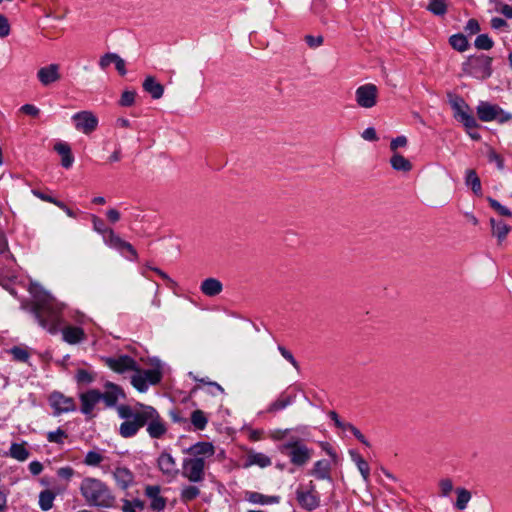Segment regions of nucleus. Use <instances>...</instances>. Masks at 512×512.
Segmentation results:
<instances>
[{"instance_id": "f257e3e1", "label": "nucleus", "mask_w": 512, "mask_h": 512, "mask_svg": "<svg viewBox=\"0 0 512 512\" xmlns=\"http://www.w3.org/2000/svg\"><path fill=\"white\" fill-rule=\"evenodd\" d=\"M137 407L120 405L117 412L120 418L125 419L120 424L119 434L123 438L134 437L138 431L147 426V433L152 439H160L167 432V427L159 412L150 405L137 403Z\"/></svg>"}, {"instance_id": "f03ea898", "label": "nucleus", "mask_w": 512, "mask_h": 512, "mask_svg": "<svg viewBox=\"0 0 512 512\" xmlns=\"http://www.w3.org/2000/svg\"><path fill=\"white\" fill-rule=\"evenodd\" d=\"M31 312L43 329L51 334H55L58 331L60 311L54 306L49 297L36 299L32 305Z\"/></svg>"}, {"instance_id": "7ed1b4c3", "label": "nucleus", "mask_w": 512, "mask_h": 512, "mask_svg": "<svg viewBox=\"0 0 512 512\" xmlns=\"http://www.w3.org/2000/svg\"><path fill=\"white\" fill-rule=\"evenodd\" d=\"M85 499L91 504L100 507H111L114 497L102 482H85L81 486Z\"/></svg>"}, {"instance_id": "20e7f679", "label": "nucleus", "mask_w": 512, "mask_h": 512, "mask_svg": "<svg viewBox=\"0 0 512 512\" xmlns=\"http://www.w3.org/2000/svg\"><path fill=\"white\" fill-rule=\"evenodd\" d=\"M447 97L448 103L454 111V118L456 120L461 122L466 129H475L480 127L474 115L469 112L470 107L463 97L453 93H448Z\"/></svg>"}, {"instance_id": "39448f33", "label": "nucleus", "mask_w": 512, "mask_h": 512, "mask_svg": "<svg viewBox=\"0 0 512 512\" xmlns=\"http://www.w3.org/2000/svg\"><path fill=\"white\" fill-rule=\"evenodd\" d=\"M493 59L486 55L472 56L463 64V71L479 80L488 79L492 75Z\"/></svg>"}, {"instance_id": "423d86ee", "label": "nucleus", "mask_w": 512, "mask_h": 512, "mask_svg": "<svg viewBox=\"0 0 512 512\" xmlns=\"http://www.w3.org/2000/svg\"><path fill=\"white\" fill-rule=\"evenodd\" d=\"M283 449L287 451L290 462L295 466H304L312 458L314 450L307 447L298 439L288 441L283 445Z\"/></svg>"}, {"instance_id": "0eeeda50", "label": "nucleus", "mask_w": 512, "mask_h": 512, "mask_svg": "<svg viewBox=\"0 0 512 512\" xmlns=\"http://www.w3.org/2000/svg\"><path fill=\"white\" fill-rule=\"evenodd\" d=\"M104 362L107 367L119 374H123L127 371H139L137 362L129 355L107 357L104 359Z\"/></svg>"}, {"instance_id": "6e6552de", "label": "nucleus", "mask_w": 512, "mask_h": 512, "mask_svg": "<svg viewBox=\"0 0 512 512\" xmlns=\"http://www.w3.org/2000/svg\"><path fill=\"white\" fill-rule=\"evenodd\" d=\"M378 89L374 84H364L355 91L357 104L362 108H372L377 103Z\"/></svg>"}, {"instance_id": "1a4fd4ad", "label": "nucleus", "mask_w": 512, "mask_h": 512, "mask_svg": "<svg viewBox=\"0 0 512 512\" xmlns=\"http://www.w3.org/2000/svg\"><path fill=\"white\" fill-rule=\"evenodd\" d=\"M297 501L307 510L316 509L320 503L319 495L311 484L301 485L297 489Z\"/></svg>"}, {"instance_id": "9d476101", "label": "nucleus", "mask_w": 512, "mask_h": 512, "mask_svg": "<svg viewBox=\"0 0 512 512\" xmlns=\"http://www.w3.org/2000/svg\"><path fill=\"white\" fill-rule=\"evenodd\" d=\"M105 391L99 390V398L102 400L107 408H113L116 406L120 398L125 399L126 394L124 390L117 384L107 381L104 384Z\"/></svg>"}, {"instance_id": "9b49d317", "label": "nucleus", "mask_w": 512, "mask_h": 512, "mask_svg": "<svg viewBox=\"0 0 512 512\" xmlns=\"http://www.w3.org/2000/svg\"><path fill=\"white\" fill-rule=\"evenodd\" d=\"M205 462L198 458H185L182 463V474L188 480H202L204 474Z\"/></svg>"}, {"instance_id": "f8f14e48", "label": "nucleus", "mask_w": 512, "mask_h": 512, "mask_svg": "<svg viewBox=\"0 0 512 512\" xmlns=\"http://www.w3.org/2000/svg\"><path fill=\"white\" fill-rule=\"evenodd\" d=\"M75 122V128L82 131L84 134H90L96 130L98 126L97 117L89 111L77 112L72 116Z\"/></svg>"}, {"instance_id": "ddd939ff", "label": "nucleus", "mask_w": 512, "mask_h": 512, "mask_svg": "<svg viewBox=\"0 0 512 512\" xmlns=\"http://www.w3.org/2000/svg\"><path fill=\"white\" fill-rule=\"evenodd\" d=\"M51 407L54 409V415L59 416L76 409L73 398L67 397L60 392H53L49 397Z\"/></svg>"}, {"instance_id": "4468645a", "label": "nucleus", "mask_w": 512, "mask_h": 512, "mask_svg": "<svg viewBox=\"0 0 512 512\" xmlns=\"http://www.w3.org/2000/svg\"><path fill=\"white\" fill-rule=\"evenodd\" d=\"M107 245L113 249H116L122 254L127 253L126 256L130 260H136L138 257L135 248L129 242L123 240L120 236L115 234L114 231H110V239H107Z\"/></svg>"}, {"instance_id": "2eb2a0df", "label": "nucleus", "mask_w": 512, "mask_h": 512, "mask_svg": "<svg viewBox=\"0 0 512 512\" xmlns=\"http://www.w3.org/2000/svg\"><path fill=\"white\" fill-rule=\"evenodd\" d=\"M107 245L113 249H116L122 254L127 253L126 256L130 260H136L138 257L135 248L129 242L123 240L120 236L115 234L114 231H110V239H107Z\"/></svg>"}, {"instance_id": "dca6fc26", "label": "nucleus", "mask_w": 512, "mask_h": 512, "mask_svg": "<svg viewBox=\"0 0 512 512\" xmlns=\"http://www.w3.org/2000/svg\"><path fill=\"white\" fill-rule=\"evenodd\" d=\"M81 412L89 418L94 417L92 414L95 405L100 401L99 390L90 389L80 394Z\"/></svg>"}, {"instance_id": "f3484780", "label": "nucleus", "mask_w": 512, "mask_h": 512, "mask_svg": "<svg viewBox=\"0 0 512 512\" xmlns=\"http://www.w3.org/2000/svg\"><path fill=\"white\" fill-rule=\"evenodd\" d=\"M37 78L43 86H49L50 84L60 80L61 75L59 73V65L49 64L40 68L37 72Z\"/></svg>"}, {"instance_id": "a211bd4d", "label": "nucleus", "mask_w": 512, "mask_h": 512, "mask_svg": "<svg viewBox=\"0 0 512 512\" xmlns=\"http://www.w3.org/2000/svg\"><path fill=\"white\" fill-rule=\"evenodd\" d=\"M189 456L193 458L203 459L212 457L215 453L214 446L210 442H197L196 444L185 450Z\"/></svg>"}, {"instance_id": "6ab92c4d", "label": "nucleus", "mask_w": 512, "mask_h": 512, "mask_svg": "<svg viewBox=\"0 0 512 512\" xmlns=\"http://www.w3.org/2000/svg\"><path fill=\"white\" fill-rule=\"evenodd\" d=\"M62 337L70 345L78 344L86 339L83 328L79 326L68 325L62 329Z\"/></svg>"}, {"instance_id": "aec40b11", "label": "nucleus", "mask_w": 512, "mask_h": 512, "mask_svg": "<svg viewBox=\"0 0 512 512\" xmlns=\"http://www.w3.org/2000/svg\"><path fill=\"white\" fill-rule=\"evenodd\" d=\"M499 113V106L488 102H480L477 106V116L483 122L494 121Z\"/></svg>"}, {"instance_id": "412c9836", "label": "nucleus", "mask_w": 512, "mask_h": 512, "mask_svg": "<svg viewBox=\"0 0 512 512\" xmlns=\"http://www.w3.org/2000/svg\"><path fill=\"white\" fill-rule=\"evenodd\" d=\"M330 470L331 462L329 460L322 459L314 463L309 475L320 480H331Z\"/></svg>"}, {"instance_id": "4be33fe9", "label": "nucleus", "mask_w": 512, "mask_h": 512, "mask_svg": "<svg viewBox=\"0 0 512 512\" xmlns=\"http://www.w3.org/2000/svg\"><path fill=\"white\" fill-rule=\"evenodd\" d=\"M158 466L160 470L168 476H173L179 471L174 458L171 454L166 452L160 454L158 458Z\"/></svg>"}, {"instance_id": "5701e85b", "label": "nucleus", "mask_w": 512, "mask_h": 512, "mask_svg": "<svg viewBox=\"0 0 512 512\" xmlns=\"http://www.w3.org/2000/svg\"><path fill=\"white\" fill-rule=\"evenodd\" d=\"M146 495L150 498V507L155 511L163 510L166 501L160 496V488L157 485H149L146 487Z\"/></svg>"}, {"instance_id": "b1692460", "label": "nucleus", "mask_w": 512, "mask_h": 512, "mask_svg": "<svg viewBox=\"0 0 512 512\" xmlns=\"http://www.w3.org/2000/svg\"><path fill=\"white\" fill-rule=\"evenodd\" d=\"M200 290L204 295L214 297L222 292L223 284L218 279L210 277L202 281Z\"/></svg>"}, {"instance_id": "393cba45", "label": "nucleus", "mask_w": 512, "mask_h": 512, "mask_svg": "<svg viewBox=\"0 0 512 512\" xmlns=\"http://www.w3.org/2000/svg\"><path fill=\"white\" fill-rule=\"evenodd\" d=\"M142 86L144 91L149 93L153 99H160L163 96L164 86L154 76H147Z\"/></svg>"}, {"instance_id": "a878e982", "label": "nucleus", "mask_w": 512, "mask_h": 512, "mask_svg": "<svg viewBox=\"0 0 512 512\" xmlns=\"http://www.w3.org/2000/svg\"><path fill=\"white\" fill-rule=\"evenodd\" d=\"M54 150L61 156V165L69 169L74 162L70 146L65 142H58L55 144Z\"/></svg>"}, {"instance_id": "bb28decb", "label": "nucleus", "mask_w": 512, "mask_h": 512, "mask_svg": "<svg viewBox=\"0 0 512 512\" xmlns=\"http://www.w3.org/2000/svg\"><path fill=\"white\" fill-rule=\"evenodd\" d=\"M62 492L61 488H52L42 491L39 495V505L43 511H48L53 506L55 496Z\"/></svg>"}, {"instance_id": "cd10ccee", "label": "nucleus", "mask_w": 512, "mask_h": 512, "mask_svg": "<svg viewBox=\"0 0 512 512\" xmlns=\"http://www.w3.org/2000/svg\"><path fill=\"white\" fill-rule=\"evenodd\" d=\"M295 398L296 395L281 393L280 396L269 405L267 412L275 413L277 411L283 410L291 405L295 401Z\"/></svg>"}, {"instance_id": "c85d7f7f", "label": "nucleus", "mask_w": 512, "mask_h": 512, "mask_svg": "<svg viewBox=\"0 0 512 512\" xmlns=\"http://www.w3.org/2000/svg\"><path fill=\"white\" fill-rule=\"evenodd\" d=\"M492 235L497 237L498 243H502L511 230V227L503 221H496L494 218L490 219Z\"/></svg>"}, {"instance_id": "c756f323", "label": "nucleus", "mask_w": 512, "mask_h": 512, "mask_svg": "<svg viewBox=\"0 0 512 512\" xmlns=\"http://www.w3.org/2000/svg\"><path fill=\"white\" fill-rule=\"evenodd\" d=\"M246 465H257L260 468H265L271 465V459L263 453L249 452L246 457Z\"/></svg>"}, {"instance_id": "7c9ffc66", "label": "nucleus", "mask_w": 512, "mask_h": 512, "mask_svg": "<svg viewBox=\"0 0 512 512\" xmlns=\"http://www.w3.org/2000/svg\"><path fill=\"white\" fill-rule=\"evenodd\" d=\"M247 500L253 504L270 505L278 503L280 498L278 496H267L259 492H249L247 493Z\"/></svg>"}, {"instance_id": "2f4dec72", "label": "nucleus", "mask_w": 512, "mask_h": 512, "mask_svg": "<svg viewBox=\"0 0 512 512\" xmlns=\"http://www.w3.org/2000/svg\"><path fill=\"white\" fill-rule=\"evenodd\" d=\"M465 184L471 187L474 194H482L481 180L474 169L466 171Z\"/></svg>"}, {"instance_id": "473e14b6", "label": "nucleus", "mask_w": 512, "mask_h": 512, "mask_svg": "<svg viewBox=\"0 0 512 512\" xmlns=\"http://www.w3.org/2000/svg\"><path fill=\"white\" fill-rule=\"evenodd\" d=\"M353 462L356 464L362 478L368 480L370 476V467L368 462L357 452H350Z\"/></svg>"}, {"instance_id": "72a5a7b5", "label": "nucleus", "mask_w": 512, "mask_h": 512, "mask_svg": "<svg viewBox=\"0 0 512 512\" xmlns=\"http://www.w3.org/2000/svg\"><path fill=\"white\" fill-rule=\"evenodd\" d=\"M390 164L393 169L397 171L408 172L412 169L411 162L401 154L395 153L391 159Z\"/></svg>"}, {"instance_id": "f704fd0d", "label": "nucleus", "mask_w": 512, "mask_h": 512, "mask_svg": "<svg viewBox=\"0 0 512 512\" xmlns=\"http://www.w3.org/2000/svg\"><path fill=\"white\" fill-rule=\"evenodd\" d=\"M191 424L195 430H204L208 424V418L204 411L196 409L191 413L190 416Z\"/></svg>"}, {"instance_id": "c9c22d12", "label": "nucleus", "mask_w": 512, "mask_h": 512, "mask_svg": "<svg viewBox=\"0 0 512 512\" xmlns=\"http://www.w3.org/2000/svg\"><path fill=\"white\" fill-rule=\"evenodd\" d=\"M449 44L453 49L464 52L468 49L469 43L466 36L462 33L453 34L449 38Z\"/></svg>"}, {"instance_id": "e433bc0d", "label": "nucleus", "mask_w": 512, "mask_h": 512, "mask_svg": "<svg viewBox=\"0 0 512 512\" xmlns=\"http://www.w3.org/2000/svg\"><path fill=\"white\" fill-rule=\"evenodd\" d=\"M93 228L96 232L103 235L104 241L107 244V239H110L111 228L107 227L104 220L96 215H92Z\"/></svg>"}, {"instance_id": "4c0bfd02", "label": "nucleus", "mask_w": 512, "mask_h": 512, "mask_svg": "<svg viewBox=\"0 0 512 512\" xmlns=\"http://www.w3.org/2000/svg\"><path fill=\"white\" fill-rule=\"evenodd\" d=\"M142 375L145 377V381L147 384L157 385L162 380V371L160 368L153 369H142Z\"/></svg>"}, {"instance_id": "58836bf2", "label": "nucleus", "mask_w": 512, "mask_h": 512, "mask_svg": "<svg viewBox=\"0 0 512 512\" xmlns=\"http://www.w3.org/2000/svg\"><path fill=\"white\" fill-rule=\"evenodd\" d=\"M10 455L16 460L25 461L29 457V451L24 444L13 443L10 447Z\"/></svg>"}, {"instance_id": "ea45409f", "label": "nucleus", "mask_w": 512, "mask_h": 512, "mask_svg": "<svg viewBox=\"0 0 512 512\" xmlns=\"http://www.w3.org/2000/svg\"><path fill=\"white\" fill-rule=\"evenodd\" d=\"M96 374L94 372H89L85 369H78L75 375V380L78 385H88L95 381Z\"/></svg>"}, {"instance_id": "a19ab883", "label": "nucleus", "mask_w": 512, "mask_h": 512, "mask_svg": "<svg viewBox=\"0 0 512 512\" xmlns=\"http://www.w3.org/2000/svg\"><path fill=\"white\" fill-rule=\"evenodd\" d=\"M457 501L455 506L459 510H464L471 499V492L464 488H456Z\"/></svg>"}, {"instance_id": "79ce46f5", "label": "nucleus", "mask_w": 512, "mask_h": 512, "mask_svg": "<svg viewBox=\"0 0 512 512\" xmlns=\"http://www.w3.org/2000/svg\"><path fill=\"white\" fill-rule=\"evenodd\" d=\"M135 374L131 377L132 386L139 392L143 393L148 390V384L145 381V377L142 375V369L139 367V371H134Z\"/></svg>"}, {"instance_id": "37998d69", "label": "nucleus", "mask_w": 512, "mask_h": 512, "mask_svg": "<svg viewBox=\"0 0 512 512\" xmlns=\"http://www.w3.org/2000/svg\"><path fill=\"white\" fill-rule=\"evenodd\" d=\"M13 359L18 362L27 363L30 357L29 351L25 347L14 346L9 350Z\"/></svg>"}, {"instance_id": "c03bdc74", "label": "nucleus", "mask_w": 512, "mask_h": 512, "mask_svg": "<svg viewBox=\"0 0 512 512\" xmlns=\"http://www.w3.org/2000/svg\"><path fill=\"white\" fill-rule=\"evenodd\" d=\"M427 10L436 16H443L447 12V5L444 0H430Z\"/></svg>"}, {"instance_id": "a18cd8bd", "label": "nucleus", "mask_w": 512, "mask_h": 512, "mask_svg": "<svg viewBox=\"0 0 512 512\" xmlns=\"http://www.w3.org/2000/svg\"><path fill=\"white\" fill-rule=\"evenodd\" d=\"M474 45L479 50H489L493 47L494 42L488 34H480L476 37Z\"/></svg>"}, {"instance_id": "49530a36", "label": "nucleus", "mask_w": 512, "mask_h": 512, "mask_svg": "<svg viewBox=\"0 0 512 512\" xmlns=\"http://www.w3.org/2000/svg\"><path fill=\"white\" fill-rule=\"evenodd\" d=\"M194 380L197 381V382H200V383H203L205 385H208L209 386V393L213 396H216L217 394H223L224 393V388L218 384L217 382H214V381H209L208 379H205V378H198V377H194Z\"/></svg>"}, {"instance_id": "de8ad7c7", "label": "nucleus", "mask_w": 512, "mask_h": 512, "mask_svg": "<svg viewBox=\"0 0 512 512\" xmlns=\"http://www.w3.org/2000/svg\"><path fill=\"white\" fill-rule=\"evenodd\" d=\"M68 435L65 430L58 428L55 431H50L47 433V440L50 443L63 444L64 439L67 438Z\"/></svg>"}, {"instance_id": "09e8293b", "label": "nucleus", "mask_w": 512, "mask_h": 512, "mask_svg": "<svg viewBox=\"0 0 512 512\" xmlns=\"http://www.w3.org/2000/svg\"><path fill=\"white\" fill-rule=\"evenodd\" d=\"M487 201L492 209H494L499 215L505 217H511L512 212L505 206H503L500 202L492 197H487Z\"/></svg>"}, {"instance_id": "8fccbe9b", "label": "nucleus", "mask_w": 512, "mask_h": 512, "mask_svg": "<svg viewBox=\"0 0 512 512\" xmlns=\"http://www.w3.org/2000/svg\"><path fill=\"white\" fill-rule=\"evenodd\" d=\"M342 430H348L350 431L355 438L360 441L365 446H370L369 442L367 441L366 437L361 433V431L355 427L353 424L346 422Z\"/></svg>"}, {"instance_id": "3c124183", "label": "nucleus", "mask_w": 512, "mask_h": 512, "mask_svg": "<svg viewBox=\"0 0 512 512\" xmlns=\"http://www.w3.org/2000/svg\"><path fill=\"white\" fill-rule=\"evenodd\" d=\"M136 97L135 91H124L119 100V105L122 107H130L134 104Z\"/></svg>"}, {"instance_id": "603ef678", "label": "nucleus", "mask_w": 512, "mask_h": 512, "mask_svg": "<svg viewBox=\"0 0 512 512\" xmlns=\"http://www.w3.org/2000/svg\"><path fill=\"white\" fill-rule=\"evenodd\" d=\"M103 460V457L100 453L98 452H95V451H89L87 454H86V457H85V463L87 465H90V466H96L98 464H100V462Z\"/></svg>"}, {"instance_id": "864d4df0", "label": "nucleus", "mask_w": 512, "mask_h": 512, "mask_svg": "<svg viewBox=\"0 0 512 512\" xmlns=\"http://www.w3.org/2000/svg\"><path fill=\"white\" fill-rule=\"evenodd\" d=\"M278 350L282 357L286 359L288 362H290L295 369H299V363L288 349H286L284 346L279 345Z\"/></svg>"}, {"instance_id": "5fc2aeb1", "label": "nucleus", "mask_w": 512, "mask_h": 512, "mask_svg": "<svg viewBox=\"0 0 512 512\" xmlns=\"http://www.w3.org/2000/svg\"><path fill=\"white\" fill-rule=\"evenodd\" d=\"M115 480H131L132 473L125 467H117L113 472Z\"/></svg>"}, {"instance_id": "6e6d98bb", "label": "nucleus", "mask_w": 512, "mask_h": 512, "mask_svg": "<svg viewBox=\"0 0 512 512\" xmlns=\"http://www.w3.org/2000/svg\"><path fill=\"white\" fill-rule=\"evenodd\" d=\"M199 494V490L195 486H187L182 490V499L184 501H190L196 498Z\"/></svg>"}, {"instance_id": "4d7b16f0", "label": "nucleus", "mask_w": 512, "mask_h": 512, "mask_svg": "<svg viewBox=\"0 0 512 512\" xmlns=\"http://www.w3.org/2000/svg\"><path fill=\"white\" fill-rule=\"evenodd\" d=\"M488 161L490 163H495L499 170H503L504 168V160L495 150H490L487 155Z\"/></svg>"}, {"instance_id": "13d9d810", "label": "nucleus", "mask_w": 512, "mask_h": 512, "mask_svg": "<svg viewBox=\"0 0 512 512\" xmlns=\"http://www.w3.org/2000/svg\"><path fill=\"white\" fill-rule=\"evenodd\" d=\"M320 446L322 450H324L326 454L331 458L332 462L337 464L339 458L335 449L328 442H320Z\"/></svg>"}, {"instance_id": "bf43d9fd", "label": "nucleus", "mask_w": 512, "mask_h": 512, "mask_svg": "<svg viewBox=\"0 0 512 512\" xmlns=\"http://www.w3.org/2000/svg\"><path fill=\"white\" fill-rule=\"evenodd\" d=\"M116 53H106L99 60V66L102 70H105L110 64H112L116 58Z\"/></svg>"}, {"instance_id": "052dcab7", "label": "nucleus", "mask_w": 512, "mask_h": 512, "mask_svg": "<svg viewBox=\"0 0 512 512\" xmlns=\"http://www.w3.org/2000/svg\"><path fill=\"white\" fill-rule=\"evenodd\" d=\"M137 509H143V504L140 501L130 502L125 500L122 505L123 512H136Z\"/></svg>"}, {"instance_id": "680f3d73", "label": "nucleus", "mask_w": 512, "mask_h": 512, "mask_svg": "<svg viewBox=\"0 0 512 512\" xmlns=\"http://www.w3.org/2000/svg\"><path fill=\"white\" fill-rule=\"evenodd\" d=\"M305 42L310 48H317L323 44V37L321 35L319 36H312V35H306L305 36Z\"/></svg>"}, {"instance_id": "e2e57ef3", "label": "nucleus", "mask_w": 512, "mask_h": 512, "mask_svg": "<svg viewBox=\"0 0 512 512\" xmlns=\"http://www.w3.org/2000/svg\"><path fill=\"white\" fill-rule=\"evenodd\" d=\"M32 193L34 196H36L37 198L41 199L42 201H45V202H49V203H52L54 205H56L58 199H56L55 197L45 193V192H42L38 189H33L32 190Z\"/></svg>"}, {"instance_id": "0e129e2a", "label": "nucleus", "mask_w": 512, "mask_h": 512, "mask_svg": "<svg viewBox=\"0 0 512 512\" xmlns=\"http://www.w3.org/2000/svg\"><path fill=\"white\" fill-rule=\"evenodd\" d=\"M407 138L406 136H397L396 138L392 139L390 142V149L392 151H396L400 147H405L407 145Z\"/></svg>"}, {"instance_id": "69168bd1", "label": "nucleus", "mask_w": 512, "mask_h": 512, "mask_svg": "<svg viewBox=\"0 0 512 512\" xmlns=\"http://www.w3.org/2000/svg\"><path fill=\"white\" fill-rule=\"evenodd\" d=\"M10 33V25L8 19L0 14V38L8 36Z\"/></svg>"}, {"instance_id": "338daca9", "label": "nucleus", "mask_w": 512, "mask_h": 512, "mask_svg": "<svg viewBox=\"0 0 512 512\" xmlns=\"http://www.w3.org/2000/svg\"><path fill=\"white\" fill-rule=\"evenodd\" d=\"M74 474V470L69 467H61L57 470V476L62 480H69Z\"/></svg>"}, {"instance_id": "774afa93", "label": "nucleus", "mask_w": 512, "mask_h": 512, "mask_svg": "<svg viewBox=\"0 0 512 512\" xmlns=\"http://www.w3.org/2000/svg\"><path fill=\"white\" fill-rule=\"evenodd\" d=\"M20 110L26 114V115H29V116H32V117H37L40 113V110L39 108H37L35 105L33 104H25L23 105Z\"/></svg>"}]
</instances>
